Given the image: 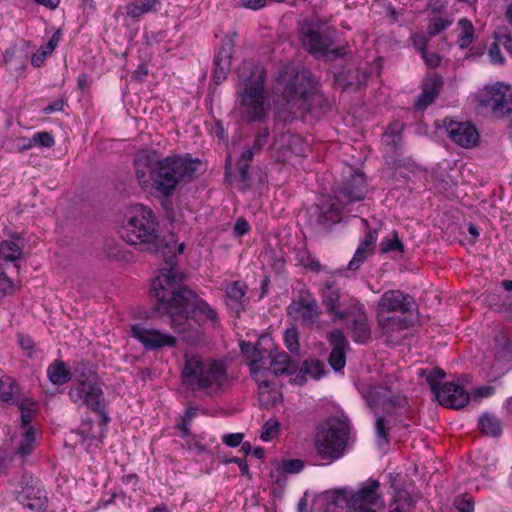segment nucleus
<instances>
[{
    "label": "nucleus",
    "instance_id": "f257e3e1",
    "mask_svg": "<svg viewBox=\"0 0 512 512\" xmlns=\"http://www.w3.org/2000/svg\"><path fill=\"white\" fill-rule=\"evenodd\" d=\"M151 291L157 299L155 309L159 316L167 318L171 329L190 345L203 340V332L198 327L207 324L216 327L220 324L217 311L182 285L174 269H161L152 283Z\"/></svg>",
    "mask_w": 512,
    "mask_h": 512
},
{
    "label": "nucleus",
    "instance_id": "f03ea898",
    "mask_svg": "<svg viewBox=\"0 0 512 512\" xmlns=\"http://www.w3.org/2000/svg\"><path fill=\"white\" fill-rule=\"evenodd\" d=\"M121 238L140 250L159 254L174 269L176 256L184 251V243L177 244L171 233L161 234L159 222L153 210L142 204L130 206L124 215L120 229Z\"/></svg>",
    "mask_w": 512,
    "mask_h": 512
},
{
    "label": "nucleus",
    "instance_id": "7ed1b4c3",
    "mask_svg": "<svg viewBox=\"0 0 512 512\" xmlns=\"http://www.w3.org/2000/svg\"><path fill=\"white\" fill-rule=\"evenodd\" d=\"M134 165L142 188H153L159 194L169 196L182 180L193 176L200 161L178 155L162 158L157 151L145 149L135 155Z\"/></svg>",
    "mask_w": 512,
    "mask_h": 512
},
{
    "label": "nucleus",
    "instance_id": "20e7f679",
    "mask_svg": "<svg viewBox=\"0 0 512 512\" xmlns=\"http://www.w3.org/2000/svg\"><path fill=\"white\" fill-rule=\"evenodd\" d=\"M182 380L192 390H202L214 396L230 388L233 378L225 360L192 355L185 357Z\"/></svg>",
    "mask_w": 512,
    "mask_h": 512
},
{
    "label": "nucleus",
    "instance_id": "39448f33",
    "mask_svg": "<svg viewBox=\"0 0 512 512\" xmlns=\"http://www.w3.org/2000/svg\"><path fill=\"white\" fill-rule=\"evenodd\" d=\"M237 75L243 85L240 96V115L246 122L264 120L270 109L264 89V68L251 60H244L237 69Z\"/></svg>",
    "mask_w": 512,
    "mask_h": 512
},
{
    "label": "nucleus",
    "instance_id": "423d86ee",
    "mask_svg": "<svg viewBox=\"0 0 512 512\" xmlns=\"http://www.w3.org/2000/svg\"><path fill=\"white\" fill-rule=\"evenodd\" d=\"M352 428L346 416H331L318 423L313 445L319 459L327 463L340 459L351 440Z\"/></svg>",
    "mask_w": 512,
    "mask_h": 512
},
{
    "label": "nucleus",
    "instance_id": "0eeeda50",
    "mask_svg": "<svg viewBox=\"0 0 512 512\" xmlns=\"http://www.w3.org/2000/svg\"><path fill=\"white\" fill-rule=\"evenodd\" d=\"M276 89L281 92L290 111L294 114L312 109V100L317 97L311 72L295 66H285L276 80Z\"/></svg>",
    "mask_w": 512,
    "mask_h": 512
},
{
    "label": "nucleus",
    "instance_id": "6e6552de",
    "mask_svg": "<svg viewBox=\"0 0 512 512\" xmlns=\"http://www.w3.org/2000/svg\"><path fill=\"white\" fill-rule=\"evenodd\" d=\"M337 30L320 22H305L299 30L303 48L315 58L334 61L347 54L344 46L334 47Z\"/></svg>",
    "mask_w": 512,
    "mask_h": 512
},
{
    "label": "nucleus",
    "instance_id": "1a4fd4ad",
    "mask_svg": "<svg viewBox=\"0 0 512 512\" xmlns=\"http://www.w3.org/2000/svg\"><path fill=\"white\" fill-rule=\"evenodd\" d=\"M266 342H269V339L261 337L255 345L244 341L240 343L241 352L247 356L250 373L262 392H269L271 389L269 366L272 350L264 346Z\"/></svg>",
    "mask_w": 512,
    "mask_h": 512
},
{
    "label": "nucleus",
    "instance_id": "9d476101",
    "mask_svg": "<svg viewBox=\"0 0 512 512\" xmlns=\"http://www.w3.org/2000/svg\"><path fill=\"white\" fill-rule=\"evenodd\" d=\"M361 394L366 400L368 407L377 415L378 408H383L387 415H405L408 408L407 398L403 395L392 394L390 388L386 385H364L361 388Z\"/></svg>",
    "mask_w": 512,
    "mask_h": 512
},
{
    "label": "nucleus",
    "instance_id": "9b49d317",
    "mask_svg": "<svg viewBox=\"0 0 512 512\" xmlns=\"http://www.w3.org/2000/svg\"><path fill=\"white\" fill-rule=\"evenodd\" d=\"M70 399L80 406H86L91 411L99 413L101 419L99 426H105L109 422V416L107 415L105 408L104 392L101 384L98 382L94 383H74L68 392Z\"/></svg>",
    "mask_w": 512,
    "mask_h": 512
},
{
    "label": "nucleus",
    "instance_id": "f8f14e48",
    "mask_svg": "<svg viewBox=\"0 0 512 512\" xmlns=\"http://www.w3.org/2000/svg\"><path fill=\"white\" fill-rule=\"evenodd\" d=\"M339 320H346V329L355 343L366 344L371 340V327L365 307L357 299L349 300L346 314H338Z\"/></svg>",
    "mask_w": 512,
    "mask_h": 512
},
{
    "label": "nucleus",
    "instance_id": "ddd939ff",
    "mask_svg": "<svg viewBox=\"0 0 512 512\" xmlns=\"http://www.w3.org/2000/svg\"><path fill=\"white\" fill-rule=\"evenodd\" d=\"M287 314L294 320L311 326L315 324L322 311L314 295L307 289H301L297 298L288 305Z\"/></svg>",
    "mask_w": 512,
    "mask_h": 512
},
{
    "label": "nucleus",
    "instance_id": "4468645a",
    "mask_svg": "<svg viewBox=\"0 0 512 512\" xmlns=\"http://www.w3.org/2000/svg\"><path fill=\"white\" fill-rule=\"evenodd\" d=\"M380 483L378 480H369L354 494L352 509L354 512H384L385 504L378 494Z\"/></svg>",
    "mask_w": 512,
    "mask_h": 512
},
{
    "label": "nucleus",
    "instance_id": "2eb2a0df",
    "mask_svg": "<svg viewBox=\"0 0 512 512\" xmlns=\"http://www.w3.org/2000/svg\"><path fill=\"white\" fill-rule=\"evenodd\" d=\"M443 126L445 127L448 137L455 144L467 149L478 145L480 135L471 122L455 121L450 118H445L443 120Z\"/></svg>",
    "mask_w": 512,
    "mask_h": 512
},
{
    "label": "nucleus",
    "instance_id": "dca6fc26",
    "mask_svg": "<svg viewBox=\"0 0 512 512\" xmlns=\"http://www.w3.org/2000/svg\"><path fill=\"white\" fill-rule=\"evenodd\" d=\"M131 334L148 350H158L176 345L174 336L154 328H147L140 323L131 326Z\"/></svg>",
    "mask_w": 512,
    "mask_h": 512
},
{
    "label": "nucleus",
    "instance_id": "f3484780",
    "mask_svg": "<svg viewBox=\"0 0 512 512\" xmlns=\"http://www.w3.org/2000/svg\"><path fill=\"white\" fill-rule=\"evenodd\" d=\"M414 304V299L409 294H405L401 290H388L380 297L376 314H390L392 312L410 313L413 310Z\"/></svg>",
    "mask_w": 512,
    "mask_h": 512
},
{
    "label": "nucleus",
    "instance_id": "a211bd4d",
    "mask_svg": "<svg viewBox=\"0 0 512 512\" xmlns=\"http://www.w3.org/2000/svg\"><path fill=\"white\" fill-rule=\"evenodd\" d=\"M341 201L336 198L328 196L324 197L317 205L315 217V224L321 230H327L332 225L340 222L342 218Z\"/></svg>",
    "mask_w": 512,
    "mask_h": 512
},
{
    "label": "nucleus",
    "instance_id": "6ab92c4d",
    "mask_svg": "<svg viewBox=\"0 0 512 512\" xmlns=\"http://www.w3.org/2000/svg\"><path fill=\"white\" fill-rule=\"evenodd\" d=\"M270 150L278 161L285 162L290 154H300L303 151L301 137L290 132H279L275 135Z\"/></svg>",
    "mask_w": 512,
    "mask_h": 512
},
{
    "label": "nucleus",
    "instance_id": "aec40b11",
    "mask_svg": "<svg viewBox=\"0 0 512 512\" xmlns=\"http://www.w3.org/2000/svg\"><path fill=\"white\" fill-rule=\"evenodd\" d=\"M322 303L332 320L338 321V314H346L349 307L350 297L343 295L338 287L332 282H326L321 290Z\"/></svg>",
    "mask_w": 512,
    "mask_h": 512
},
{
    "label": "nucleus",
    "instance_id": "412c9836",
    "mask_svg": "<svg viewBox=\"0 0 512 512\" xmlns=\"http://www.w3.org/2000/svg\"><path fill=\"white\" fill-rule=\"evenodd\" d=\"M235 36L236 33L227 35L223 39L220 48L215 54L213 79L216 83H221L222 81H224L227 78L228 73L230 72L232 54L235 46Z\"/></svg>",
    "mask_w": 512,
    "mask_h": 512
},
{
    "label": "nucleus",
    "instance_id": "4be33fe9",
    "mask_svg": "<svg viewBox=\"0 0 512 512\" xmlns=\"http://www.w3.org/2000/svg\"><path fill=\"white\" fill-rule=\"evenodd\" d=\"M366 192L367 185L364 174L354 171L343 181L336 193L342 203L348 204L364 199Z\"/></svg>",
    "mask_w": 512,
    "mask_h": 512
},
{
    "label": "nucleus",
    "instance_id": "5701e85b",
    "mask_svg": "<svg viewBox=\"0 0 512 512\" xmlns=\"http://www.w3.org/2000/svg\"><path fill=\"white\" fill-rule=\"evenodd\" d=\"M484 105L490 107L497 116L512 112V88L507 85H495L489 88Z\"/></svg>",
    "mask_w": 512,
    "mask_h": 512
},
{
    "label": "nucleus",
    "instance_id": "b1692460",
    "mask_svg": "<svg viewBox=\"0 0 512 512\" xmlns=\"http://www.w3.org/2000/svg\"><path fill=\"white\" fill-rule=\"evenodd\" d=\"M434 396L439 404L453 409L463 408L470 399L469 393L462 386L453 382H446L441 385L440 390H437Z\"/></svg>",
    "mask_w": 512,
    "mask_h": 512
},
{
    "label": "nucleus",
    "instance_id": "393cba45",
    "mask_svg": "<svg viewBox=\"0 0 512 512\" xmlns=\"http://www.w3.org/2000/svg\"><path fill=\"white\" fill-rule=\"evenodd\" d=\"M327 340L332 346V351L329 355V364L335 371H340L344 368L346 363V349L349 343L343 333L339 329H334L327 333Z\"/></svg>",
    "mask_w": 512,
    "mask_h": 512
},
{
    "label": "nucleus",
    "instance_id": "a878e982",
    "mask_svg": "<svg viewBox=\"0 0 512 512\" xmlns=\"http://www.w3.org/2000/svg\"><path fill=\"white\" fill-rule=\"evenodd\" d=\"M354 494L347 489L325 492L322 496L323 512H351Z\"/></svg>",
    "mask_w": 512,
    "mask_h": 512
},
{
    "label": "nucleus",
    "instance_id": "bb28decb",
    "mask_svg": "<svg viewBox=\"0 0 512 512\" xmlns=\"http://www.w3.org/2000/svg\"><path fill=\"white\" fill-rule=\"evenodd\" d=\"M443 86V78L438 75L427 78L423 83L422 92L415 101L419 110L426 109L438 97Z\"/></svg>",
    "mask_w": 512,
    "mask_h": 512
},
{
    "label": "nucleus",
    "instance_id": "cd10ccee",
    "mask_svg": "<svg viewBox=\"0 0 512 512\" xmlns=\"http://www.w3.org/2000/svg\"><path fill=\"white\" fill-rule=\"evenodd\" d=\"M376 242H377V231L376 230H370L368 231L364 239L360 242L359 246L357 247L355 254L351 261L348 264L349 270H358L362 263L373 254L375 248H376Z\"/></svg>",
    "mask_w": 512,
    "mask_h": 512
},
{
    "label": "nucleus",
    "instance_id": "c85d7f7f",
    "mask_svg": "<svg viewBox=\"0 0 512 512\" xmlns=\"http://www.w3.org/2000/svg\"><path fill=\"white\" fill-rule=\"evenodd\" d=\"M269 369L271 372L272 387L275 377L293 374L297 370V365L291 360L287 353L272 351Z\"/></svg>",
    "mask_w": 512,
    "mask_h": 512
},
{
    "label": "nucleus",
    "instance_id": "c756f323",
    "mask_svg": "<svg viewBox=\"0 0 512 512\" xmlns=\"http://www.w3.org/2000/svg\"><path fill=\"white\" fill-rule=\"evenodd\" d=\"M226 303L237 314L243 309V302L247 292V285L241 281H233L226 285Z\"/></svg>",
    "mask_w": 512,
    "mask_h": 512
},
{
    "label": "nucleus",
    "instance_id": "7c9ffc66",
    "mask_svg": "<svg viewBox=\"0 0 512 512\" xmlns=\"http://www.w3.org/2000/svg\"><path fill=\"white\" fill-rule=\"evenodd\" d=\"M20 386L19 383L9 375L0 377V400L15 404L19 400Z\"/></svg>",
    "mask_w": 512,
    "mask_h": 512
},
{
    "label": "nucleus",
    "instance_id": "2f4dec72",
    "mask_svg": "<svg viewBox=\"0 0 512 512\" xmlns=\"http://www.w3.org/2000/svg\"><path fill=\"white\" fill-rule=\"evenodd\" d=\"M47 376L54 385H63L72 380L69 368L60 360H55L48 366Z\"/></svg>",
    "mask_w": 512,
    "mask_h": 512
},
{
    "label": "nucleus",
    "instance_id": "473e14b6",
    "mask_svg": "<svg viewBox=\"0 0 512 512\" xmlns=\"http://www.w3.org/2000/svg\"><path fill=\"white\" fill-rule=\"evenodd\" d=\"M376 315L378 325L387 334H390L391 332L402 331L408 328V321L403 316H390L389 314Z\"/></svg>",
    "mask_w": 512,
    "mask_h": 512
},
{
    "label": "nucleus",
    "instance_id": "72a5a7b5",
    "mask_svg": "<svg viewBox=\"0 0 512 512\" xmlns=\"http://www.w3.org/2000/svg\"><path fill=\"white\" fill-rule=\"evenodd\" d=\"M19 500L29 509H42L46 502V497L40 489L27 487L19 493Z\"/></svg>",
    "mask_w": 512,
    "mask_h": 512
},
{
    "label": "nucleus",
    "instance_id": "f704fd0d",
    "mask_svg": "<svg viewBox=\"0 0 512 512\" xmlns=\"http://www.w3.org/2000/svg\"><path fill=\"white\" fill-rule=\"evenodd\" d=\"M161 1L162 0H133L127 4L126 14L133 19H139L142 15L154 11Z\"/></svg>",
    "mask_w": 512,
    "mask_h": 512
},
{
    "label": "nucleus",
    "instance_id": "c9c22d12",
    "mask_svg": "<svg viewBox=\"0 0 512 512\" xmlns=\"http://www.w3.org/2000/svg\"><path fill=\"white\" fill-rule=\"evenodd\" d=\"M403 123L396 120L390 123L386 131L382 135V142L390 147L391 150H395L397 145L402 139Z\"/></svg>",
    "mask_w": 512,
    "mask_h": 512
},
{
    "label": "nucleus",
    "instance_id": "e433bc0d",
    "mask_svg": "<svg viewBox=\"0 0 512 512\" xmlns=\"http://www.w3.org/2000/svg\"><path fill=\"white\" fill-rule=\"evenodd\" d=\"M478 427L480 431L487 436L497 437L502 432V426L499 419L489 413H485L481 416L478 421Z\"/></svg>",
    "mask_w": 512,
    "mask_h": 512
},
{
    "label": "nucleus",
    "instance_id": "4c0bfd02",
    "mask_svg": "<svg viewBox=\"0 0 512 512\" xmlns=\"http://www.w3.org/2000/svg\"><path fill=\"white\" fill-rule=\"evenodd\" d=\"M21 413V424L23 427H27L34 419L37 412V404L32 398H22L17 400L15 403Z\"/></svg>",
    "mask_w": 512,
    "mask_h": 512
},
{
    "label": "nucleus",
    "instance_id": "58836bf2",
    "mask_svg": "<svg viewBox=\"0 0 512 512\" xmlns=\"http://www.w3.org/2000/svg\"><path fill=\"white\" fill-rule=\"evenodd\" d=\"M23 247L15 241L4 240L0 243V258L4 261L15 262L21 258Z\"/></svg>",
    "mask_w": 512,
    "mask_h": 512
},
{
    "label": "nucleus",
    "instance_id": "ea45409f",
    "mask_svg": "<svg viewBox=\"0 0 512 512\" xmlns=\"http://www.w3.org/2000/svg\"><path fill=\"white\" fill-rule=\"evenodd\" d=\"M460 34L458 35L457 44L459 48L466 49L469 47L474 39V26L472 22L466 18L459 20Z\"/></svg>",
    "mask_w": 512,
    "mask_h": 512
},
{
    "label": "nucleus",
    "instance_id": "a19ab883",
    "mask_svg": "<svg viewBox=\"0 0 512 512\" xmlns=\"http://www.w3.org/2000/svg\"><path fill=\"white\" fill-rule=\"evenodd\" d=\"M75 383L98 382L97 374L88 363L80 362L74 367L73 376Z\"/></svg>",
    "mask_w": 512,
    "mask_h": 512
},
{
    "label": "nucleus",
    "instance_id": "79ce46f5",
    "mask_svg": "<svg viewBox=\"0 0 512 512\" xmlns=\"http://www.w3.org/2000/svg\"><path fill=\"white\" fill-rule=\"evenodd\" d=\"M296 260L299 265L313 272L318 273L323 270L319 260L307 248H301L297 251Z\"/></svg>",
    "mask_w": 512,
    "mask_h": 512
},
{
    "label": "nucleus",
    "instance_id": "37998d69",
    "mask_svg": "<svg viewBox=\"0 0 512 512\" xmlns=\"http://www.w3.org/2000/svg\"><path fill=\"white\" fill-rule=\"evenodd\" d=\"M415 499L406 490L396 492L390 508H398L400 512H413L415 507Z\"/></svg>",
    "mask_w": 512,
    "mask_h": 512
},
{
    "label": "nucleus",
    "instance_id": "c03bdc74",
    "mask_svg": "<svg viewBox=\"0 0 512 512\" xmlns=\"http://www.w3.org/2000/svg\"><path fill=\"white\" fill-rule=\"evenodd\" d=\"M420 375L425 377L429 384L433 394L435 395L437 390H440V381L445 377V372L440 368H433L429 371L421 370Z\"/></svg>",
    "mask_w": 512,
    "mask_h": 512
},
{
    "label": "nucleus",
    "instance_id": "a18cd8bd",
    "mask_svg": "<svg viewBox=\"0 0 512 512\" xmlns=\"http://www.w3.org/2000/svg\"><path fill=\"white\" fill-rule=\"evenodd\" d=\"M392 235H393V238H385L379 244V252L381 254H386V253L392 252V251H397V252L404 251V245L398 238L397 232L393 231Z\"/></svg>",
    "mask_w": 512,
    "mask_h": 512
},
{
    "label": "nucleus",
    "instance_id": "49530a36",
    "mask_svg": "<svg viewBox=\"0 0 512 512\" xmlns=\"http://www.w3.org/2000/svg\"><path fill=\"white\" fill-rule=\"evenodd\" d=\"M35 444V430L29 426L24 434V439L21 441L17 453L21 456H26L31 453Z\"/></svg>",
    "mask_w": 512,
    "mask_h": 512
},
{
    "label": "nucleus",
    "instance_id": "de8ad7c7",
    "mask_svg": "<svg viewBox=\"0 0 512 512\" xmlns=\"http://www.w3.org/2000/svg\"><path fill=\"white\" fill-rule=\"evenodd\" d=\"M368 76H369V74L365 68L357 67L355 69L348 71L347 83L350 86L360 87V86L366 84Z\"/></svg>",
    "mask_w": 512,
    "mask_h": 512
},
{
    "label": "nucleus",
    "instance_id": "09e8293b",
    "mask_svg": "<svg viewBox=\"0 0 512 512\" xmlns=\"http://www.w3.org/2000/svg\"><path fill=\"white\" fill-rule=\"evenodd\" d=\"M304 467V463L300 459L283 460L281 464L275 468V472L280 473H298Z\"/></svg>",
    "mask_w": 512,
    "mask_h": 512
},
{
    "label": "nucleus",
    "instance_id": "8fccbe9b",
    "mask_svg": "<svg viewBox=\"0 0 512 512\" xmlns=\"http://www.w3.org/2000/svg\"><path fill=\"white\" fill-rule=\"evenodd\" d=\"M452 20L444 19V18H436L433 22H431L428 26V35L431 37L439 35L441 32L446 30L449 26H451Z\"/></svg>",
    "mask_w": 512,
    "mask_h": 512
},
{
    "label": "nucleus",
    "instance_id": "3c124183",
    "mask_svg": "<svg viewBox=\"0 0 512 512\" xmlns=\"http://www.w3.org/2000/svg\"><path fill=\"white\" fill-rule=\"evenodd\" d=\"M299 333L297 328H289L284 333V342L290 352H297L299 349Z\"/></svg>",
    "mask_w": 512,
    "mask_h": 512
},
{
    "label": "nucleus",
    "instance_id": "603ef678",
    "mask_svg": "<svg viewBox=\"0 0 512 512\" xmlns=\"http://www.w3.org/2000/svg\"><path fill=\"white\" fill-rule=\"evenodd\" d=\"M269 129L267 127L260 128L255 135V139L252 148L256 153H259L268 143L269 140Z\"/></svg>",
    "mask_w": 512,
    "mask_h": 512
},
{
    "label": "nucleus",
    "instance_id": "864d4df0",
    "mask_svg": "<svg viewBox=\"0 0 512 512\" xmlns=\"http://www.w3.org/2000/svg\"><path fill=\"white\" fill-rule=\"evenodd\" d=\"M33 144L40 147L51 148L55 144L54 137L46 131L37 132L32 136Z\"/></svg>",
    "mask_w": 512,
    "mask_h": 512
},
{
    "label": "nucleus",
    "instance_id": "5fc2aeb1",
    "mask_svg": "<svg viewBox=\"0 0 512 512\" xmlns=\"http://www.w3.org/2000/svg\"><path fill=\"white\" fill-rule=\"evenodd\" d=\"M324 365L319 360L305 361L302 370L311 375L313 378L318 379L321 377Z\"/></svg>",
    "mask_w": 512,
    "mask_h": 512
},
{
    "label": "nucleus",
    "instance_id": "6e6d98bb",
    "mask_svg": "<svg viewBox=\"0 0 512 512\" xmlns=\"http://www.w3.org/2000/svg\"><path fill=\"white\" fill-rule=\"evenodd\" d=\"M278 430L279 423L277 421L268 420L263 425L260 437L263 441H270L277 435Z\"/></svg>",
    "mask_w": 512,
    "mask_h": 512
},
{
    "label": "nucleus",
    "instance_id": "4d7b16f0",
    "mask_svg": "<svg viewBox=\"0 0 512 512\" xmlns=\"http://www.w3.org/2000/svg\"><path fill=\"white\" fill-rule=\"evenodd\" d=\"M454 505L459 512H473L474 505L472 497L465 494L455 498Z\"/></svg>",
    "mask_w": 512,
    "mask_h": 512
},
{
    "label": "nucleus",
    "instance_id": "13d9d810",
    "mask_svg": "<svg viewBox=\"0 0 512 512\" xmlns=\"http://www.w3.org/2000/svg\"><path fill=\"white\" fill-rule=\"evenodd\" d=\"M92 424L93 421L90 419L83 420L81 426L79 427V430L77 432L71 431L70 435H79L81 437L80 441H83L85 438L95 439L96 436L91 432Z\"/></svg>",
    "mask_w": 512,
    "mask_h": 512
},
{
    "label": "nucleus",
    "instance_id": "bf43d9fd",
    "mask_svg": "<svg viewBox=\"0 0 512 512\" xmlns=\"http://www.w3.org/2000/svg\"><path fill=\"white\" fill-rule=\"evenodd\" d=\"M495 39L505 47L507 52L512 56V38L506 29H498L495 32Z\"/></svg>",
    "mask_w": 512,
    "mask_h": 512
},
{
    "label": "nucleus",
    "instance_id": "052dcab7",
    "mask_svg": "<svg viewBox=\"0 0 512 512\" xmlns=\"http://www.w3.org/2000/svg\"><path fill=\"white\" fill-rule=\"evenodd\" d=\"M375 430L379 438L388 442L389 428L386 426V420L383 416L376 417Z\"/></svg>",
    "mask_w": 512,
    "mask_h": 512
},
{
    "label": "nucleus",
    "instance_id": "680f3d73",
    "mask_svg": "<svg viewBox=\"0 0 512 512\" xmlns=\"http://www.w3.org/2000/svg\"><path fill=\"white\" fill-rule=\"evenodd\" d=\"M498 41L496 40L494 43L491 44L489 48V57L491 59V62L494 64H503L504 63V57L500 51Z\"/></svg>",
    "mask_w": 512,
    "mask_h": 512
},
{
    "label": "nucleus",
    "instance_id": "e2e57ef3",
    "mask_svg": "<svg viewBox=\"0 0 512 512\" xmlns=\"http://www.w3.org/2000/svg\"><path fill=\"white\" fill-rule=\"evenodd\" d=\"M61 31L60 30H57L53 35L52 37L50 38V40L48 41V43L43 46L41 49L43 50V54L44 55H49L51 54L54 49L58 46L60 40H61Z\"/></svg>",
    "mask_w": 512,
    "mask_h": 512
},
{
    "label": "nucleus",
    "instance_id": "0e129e2a",
    "mask_svg": "<svg viewBox=\"0 0 512 512\" xmlns=\"http://www.w3.org/2000/svg\"><path fill=\"white\" fill-rule=\"evenodd\" d=\"M429 39L423 34H417L412 37L414 47L422 54L427 51V44Z\"/></svg>",
    "mask_w": 512,
    "mask_h": 512
},
{
    "label": "nucleus",
    "instance_id": "69168bd1",
    "mask_svg": "<svg viewBox=\"0 0 512 512\" xmlns=\"http://www.w3.org/2000/svg\"><path fill=\"white\" fill-rule=\"evenodd\" d=\"M14 285L12 280L5 274H0V292L4 295L13 293Z\"/></svg>",
    "mask_w": 512,
    "mask_h": 512
},
{
    "label": "nucleus",
    "instance_id": "338daca9",
    "mask_svg": "<svg viewBox=\"0 0 512 512\" xmlns=\"http://www.w3.org/2000/svg\"><path fill=\"white\" fill-rule=\"evenodd\" d=\"M244 435L242 433H231L223 436V442L230 447H237L242 443Z\"/></svg>",
    "mask_w": 512,
    "mask_h": 512
},
{
    "label": "nucleus",
    "instance_id": "774afa93",
    "mask_svg": "<svg viewBox=\"0 0 512 512\" xmlns=\"http://www.w3.org/2000/svg\"><path fill=\"white\" fill-rule=\"evenodd\" d=\"M249 228L248 222L243 217H240L236 220L233 231L235 236L240 237L248 233Z\"/></svg>",
    "mask_w": 512,
    "mask_h": 512
}]
</instances>
